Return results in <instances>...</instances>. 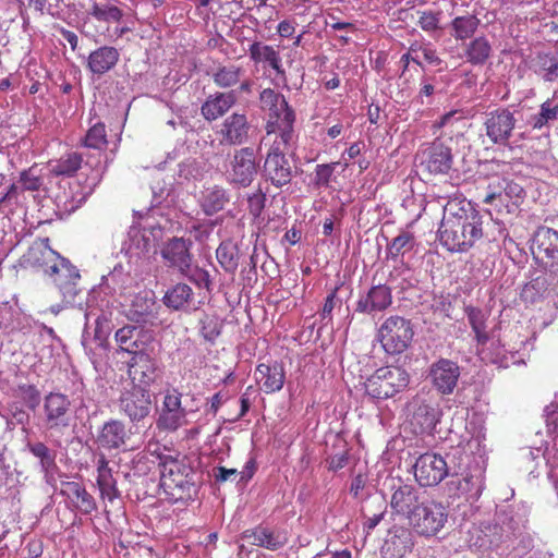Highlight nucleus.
Wrapping results in <instances>:
<instances>
[{
    "label": "nucleus",
    "mask_w": 558,
    "mask_h": 558,
    "mask_svg": "<svg viewBox=\"0 0 558 558\" xmlns=\"http://www.w3.org/2000/svg\"><path fill=\"white\" fill-rule=\"evenodd\" d=\"M82 144L87 148L105 150L108 146L107 130L105 123L97 122L92 125L82 140Z\"/></svg>",
    "instance_id": "48"
},
{
    "label": "nucleus",
    "mask_w": 558,
    "mask_h": 558,
    "mask_svg": "<svg viewBox=\"0 0 558 558\" xmlns=\"http://www.w3.org/2000/svg\"><path fill=\"white\" fill-rule=\"evenodd\" d=\"M326 463H327V469L331 472H337V471L343 469L349 463V450L343 449L340 452L329 456L326 459Z\"/></svg>",
    "instance_id": "57"
},
{
    "label": "nucleus",
    "mask_w": 558,
    "mask_h": 558,
    "mask_svg": "<svg viewBox=\"0 0 558 558\" xmlns=\"http://www.w3.org/2000/svg\"><path fill=\"white\" fill-rule=\"evenodd\" d=\"M191 242L182 238L169 240L161 250V256L169 263L170 267H175L182 275H189L192 265L190 254Z\"/></svg>",
    "instance_id": "23"
},
{
    "label": "nucleus",
    "mask_w": 558,
    "mask_h": 558,
    "mask_svg": "<svg viewBox=\"0 0 558 558\" xmlns=\"http://www.w3.org/2000/svg\"><path fill=\"white\" fill-rule=\"evenodd\" d=\"M183 395L177 389H166L156 425L159 430L175 432L187 424V411L182 405Z\"/></svg>",
    "instance_id": "9"
},
{
    "label": "nucleus",
    "mask_w": 558,
    "mask_h": 558,
    "mask_svg": "<svg viewBox=\"0 0 558 558\" xmlns=\"http://www.w3.org/2000/svg\"><path fill=\"white\" fill-rule=\"evenodd\" d=\"M434 387L442 395L452 393L460 377L459 365L447 359L435 362L429 372Z\"/></svg>",
    "instance_id": "19"
},
{
    "label": "nucleus",
    "mask_w": 558,
    "mask_h": 558,
    "mask_svg": "<svg viewBox=\"0 0 558 558\" xmlns=\"http://www.w3.org/2000/svg\"><path fill=\"white\" fill-rule=\"evenodd\" d=\"M409 385V374L399 366L376 369L364 383L365 393L373 399H388Z\"/></svg>",
    "instance_id": "7"
},
{
    "label": "nucleus",
    "mask_w": 558,
    "mask_h": 558,
    "mask_svg": "<svg viewBox=\"0 0 558 558\" xmlns=\"http://www.w3.org/2000/svg\"><path fill=\"white\" fill-rule=\"evenodd\" d=\"M19 389L26 405L34 410L40 402V392L35 385H21Z\"/></svg>",
    "instance_id": "55"
},
{
    "label": "nucleus",
    "mask_w": 558,
    "mask_h": 558,
    "mask_svg": "<svg viewBox=\"0 0 558 558\" xmlns=\"http://www.w3.org/2000/svg\"><path fill=\"white\" fill-rule=\"evenodd\" d=\"M47 428L60 432L71 425V401L61 392H49L44 398Z\"/></svg>",
    "instance_id": "13"
},
{
    "label": "nucleus",
    "mask_w": 558,
    "mask_h": 558,
    "mask_svg": "<svg viewBox=\"0 0 558 558\" xmlns=\"http://www.w3.org/2000/svg\"><path fill=\"white\" fill-rule=\"evenodd\" d=\"M238 477L240 481L244 478V475L238 472L236 469H228L226 466H218L215 469V478L217 482H238Z\"/></svg>",
    "instance_id": "59"
},
{
    "label": "nucleus",
    "mask_w": 558,
    "mask_h": 558,
    "mask_svg": "<svg viewBox=\"0 0 558 558\" xmlns=\"http://www.w3.org/2000/svg\"><path fill=\"white\" fill-rule=\"evenodd\" d=\"M248 54L253 62L268 63V65L278 74L284 73L281 64L280 53L272 46L265 45L259 41H254L252 45H250Z\"/></svg>",
    "instance_id": "35"
},
{
    "label": "nucleus",
    "mask_w": 558,
    "mask_h": 558,
    "mask_svg": "<svg viewBox=\"0 0 558 558\" xmlns=\"http://www.w3.org/2000/svg\"><path fill=\"white\" fill-rule=\"evenodd\" d=\"M159 305L151 292L137 293L130 305V318L136 323L154 324L158 319Z\"/></svg>",
    "instance_id": "29"
},
{
    "label": "nucleus",
    "mask_w": 558,
    "mask_h": 558,
    "mask_svg": "<svg viewBox=\"0 0 558 558\" xmlns=\"http://www.w3.org/2000/svg\"><path fill=\"white\" fill-rule=\"evenodd\" d=\"M338 290V287L333 288L325 299V303L320 312L322 319H328L329 322L332 319L331 313L336 306Z\"/></svg>",
    "instance_id": "60"
},
{
    "label": "nucleus",
    "mask_w": 558,
    "mask_h": 558,
    "mask_svg": "<svg viewBox=\"0 0 558 558\" xmlns=\"http://www.w3.org/2000/svg\"><path fill=\"white\" fill-rule=\"evenodd\" d=\"M385 511H381L379 513H375L372 517H367L365 521L363 522V529L367 533H369L372 530H374L379 522L384 519Z\"/></svg>",
    "instance_id": "64"
},
{
    "label": "nucleus",
    "mask_w": 558,
    "mask_h": 558,
    "mask_svg": "<svg viewBox=\"0 0 558 558\" xmlns=\"http://www.w3.org/2000/svg\"><path fill=\"white\" fill-rule=\"evenodd\" d=\"M117 0H86L84 8L87 17H93L107 25L119 24L123 17V11L117 5ZM109 26L106 27V31Z\"/></svg>",
    "instance_id": "30"
},
{
    "label": "nucleus",
    "mask_w": 558,
    "mask_h": 558,
    "mask_svg": "<svg viewBox=\"0 0 558 558\" xmlns=\"http://www.w3.org/2000/svg\"><path fill=\"white\" fill-rule=\"evenodd\" d=\"M255 379L265 393L277 392L286 381L284 367L279 362L258 364L255 369Z\"/></svg>",
    "instance_id": "27"
},
{
    "label": "nucleus",
    "mask_w": 558,
    "mask_h": 558,
    "mask_svg": "<svg viewBox=\"0 0 558 558\" xmlns=\"http://www.w3.org/2000/svg\"><path fill=\"white\" fill-rule=\"evenodd\" d=\"M20 182L23 191L35 192L38 191L43 185V178L36 173V168L31 167L27 170H23L20 174Z\"/></svg>",
    "instance_id": "52"
},
{
    "label": "nucleus",
    "mask_w": 558,
    "mask_h": 558,
    "mask_svg": "<svg viewBox=\"0 0 558 558\" xmlns=\"http://www.w3.org/2000/svg\"><path fill=\"white\" fill-rule=\"evenodd\" d=\"M410 52H421L428 64L439 65L441 63V59L438 57L437 51L433 48L432 44L414 41L410 45Z\"/></svg>",
    "instance_id": "54"
},
{
    "label": "nucleus",
    "mask_w": 558,
    "mask_h": 558,
    "mask_svg": "<svg viewBox=\"0 0 558 558\" xmlns=\"http://www.w3.org/2000/svg\"><path fill=\"white\" fill-rule=\"evenodd\" d=\"M415 245V238L409 231H401L388 245L387 258L398 259L404 253L410 252Z\"/></svg>",
    "instance_id": "47"
},
{
    "label": "nucleus",
    "mask_w": 558,
    "mask_h": 558,
    "mask_svg": "<svg viewBox=\"0 0 558 558\" xmlns=\"http://www.w3.org/2000/svg\"><path fill=\"white\" fill-rule=\"evenodd\" d=\"M492 54V43L484 35L472 38L463 48V57L465 61L473 66H482L486 64Z\"/></svg>",
    "instance_id": "33"
},
{
    "label": "nucleus",
    "mask_w": 558,
    "mask_h": 558,
    "mask_svg": "<svg viewBox=\"0 0 558 558\" xmlns=\"http://www.w3.org/2000/svg\"><path fill=\"white\" fill-rule=\"evenodd\" d=\"M420 166L429 174H446L452 167L451 148L441 142L434 141L418 153Z\"/></svg>",
    "instance_id": "14"
},
{
    "label": "nucleus",
    "mask_w": 558,
    "mask_h": 558,
    "mask_svg": "<svg viewBox=\"0 0 558 558\" xmlns=\"http://www.w3.org/2000/svg\"><path fill=\"white\" fill-rule=\"evenodd\" d=\"M242 75V68L234 64L222 65L213 73V81L220 88H231L240 83Z\"/></svg>",
    "instance_id": "43"
},
{
    "label": "nucleus",
    "mask_w": 558,
    "mask_h": 558,
    "mask_svg": "<svg viewBox=\"0 0 558 558\" xmlns=\"http://www.w3.org/2000/svg\"><path fill=\"white\" fill-rule=\"evenodd\" d=\"M258 171L256 157L253 148L244 147L235 150L231 160V182L243 187L251 185Z\"/></svg>",
    "instance_id": "18"
},
{
    "label": "nucleus",
    "mask_w": 558,
    "mask_h": 558,
    "mask_svg": "<svg viewBox=\"0 0 558 558\" xmlns=\"http://www.w3.org/2000/svg\"><path fill=\"white\" fill-rule=\"evenodd\" d=\"M60 494L83 514H90L97 509L95 498L78 482L62 481L60 484Z\"/></svg>",
    "instance_id": "25"
},
{
    "label": "nucleus",
    "mask_w": 558,
    "mask_h": 558,
    "mask_svg": "<svg viewBox=\"0 0 558 558\" xmlns=\"http://www.w3.org/2000/svg\"><path fill=\"white\" fill-rule=\"evenodd\" d=\"M481 20L473 14L454 17L451 23V35L456 40L472 39L477 31Z\"/></svg>",
    "instance_id": "37"
},
{
    "label": "nucleus",
    "mask_w": 558,
    "mask_h": 558,
    "mask_svg": "<svg viewBox=\"0 0 558 558\" xmlns=\"http://www.w3.org/2000/svg\"><path fill=\"white\" fill-rule=\"evenodd\" d=\"M20 263L25 268L43 270L52 278L65 304H73L80 292L81 276L68 259L50 247L49 238L36 239L23 254Z\"/></svg>",
    "instance_id": "1"
},
{
    "label": "nucleus",
    "mask_w": 558,
    "mask_h": 558,
    "mask_svg": "<svg viewBox=\"0 0 558 558\" xmlns=\"http://www.w3.org/2000/svg\"><path fill=\"white\" fill-rule=\"evenodd\" d=\"M114 339L121 351L133 356L147 350L153 342V335L149 331L126 325L116 331Z\"/></svg>",
    "instance_id": "20"
},
{
    "label": "nucleus",
    "mask_w": 558,
    "mask_h": 558,
    "mask_svg": "<svg viewBox=\"0 0 558 558\" xmlns=\"http://www.w3.org/2000/svg\"><path fill=\"white\" fill-rule=\"evenodd\" d=\"M295 32V23L290 20H283L279 22L277 26V33L280 37L288 38L293 36Z\"/></svg>",
    "instance_id": "61"
},
{
    "label": "nucleus",
    "mask_w": 558,
    "mask_h": 558,
    "mask_svg": "<svg viewBox=\"0 0 558 558\" xmlns=\"http://www.w3.org/2000/svg\"><path fill=\"white\" fill-rule=\"evenodd\" d=\"M425 498L414 485L401 483L392 488L389 502L391 514L409 521Z\"/></svg>",
    "instance_id": "15"
},
{
    "label": "nucleus",
    "mask_w": 558,
    "mask_h": 558,
    "mask_svg": "<svg viewBox=\"0 0 558 558\" xmlns=\"http://www.w3.org/2000/svg\"><path fill=\"white\" fill-rule=\"evenodd\" d=\"M558 119V105L551 106L550 100H546L541 105V110L532 117L533 129L541 130L549 121Z\"/></svg>",
    "instance_id": "50"
},
{
    "label": "nucleus",
    "mask_w": 558,
    "mask_h": 558,
    "mask_svg": "<svg viewBox=\"0 0 558 558\" xmlns=\"http://www.w3.org/2000/svg\"><path fill=\"white\" fill-rule=\"evenodd\" d=\"M271 141L264 162V175L276 187L289 184L293 178V167L286 153L293 148L296 137H275Z\"/></svg>",
    "instance_id": "5"
},
{
    "label": "nucleus",
    "mask_w": 558,
    "mask_h": 558,
    "mask_svg": "<svg viewBox=\"0 0 558 558\" xmlns=\"http://www.w3.org/2000/svg\"><path fill=\"white\" fill-rule=\"evenodd\" d=\"M250 123L244 113L234 112L221 123L218 134L220 143L226 145H241L248 137Z\"/></svg>",
    "instance_id": "24"
},
{
    "label": "nucleus",
    "mask_w": 558,
    "mask_h": 558,
    "mask_svg": "<svg viewBox=\"0 0 558 558\" xmlns=\"http://www.w3.org/2000/svg\"><path fill=\"white\" fill-rule=\"evenodd\" d=\"M392 304V291L387 284H376L356 302L355 311L363 314L384 312Z\"/></svg>",
    "instance_id": "22"
},
{
    "label": "nucleus",
    "mask_w": 558,
    "mask_h": 558,
    "mask_svg": "<svg viewBox=\"0 0 558 558\" xmlns=\"http://www.w3.org/2000/svg\"><path fill=\"white\" fill-rule=\"evenodd\" d=\"M216 258L226 272L234 274L239 266V248L232 241H223L216 250Z\"/></svg>",
    "instance_id": "40"
},
{
    "label": "nucleus",
    "mask_w": 558,
    "mask_h": 558,
    "mask_svg": "<svg viewBox=\"0 0 558 558\" xmlns=\"http://www.w3.org/2000/svg\"><path fill=\"white\" fill-rule=\"evenodd\" d=\"M229 198L220 186L206 189L203 195L202 207L207 215H214L223 209Z\"/></svg>",
    "instance_id": "44"
},
{
    "label": "nucleus",
    "mask_w": 558,
    "mask_h": 558,
    "mask_svg": "<svg viewBox=\"0 0 558 558\" xmlns=\"http://www.w3.org/2000/svg\"><path fill=\"white\" fill-rule=\"evenodd\" d=\"M193 282H195L199 288L204 287L206 289L210 288L211 279L210 275L207 270L195 267L191 268L189 275H186Z\"/></svg>",
    "instance_id": "58"
},
{
    "label": "nucleus",
    "mask_w": 558,
    "mask_h": 558,
    "mask_svg": "<svg viewBox=\"0 0 558 558\" xmlns=\"http://www.w3.org/2000/svg\"><path fill=\"white\" fill-rule=\"evenodd\" d=\"M465 313L469 324L475 333L477 343L481 345H486L488 341V335L486 332V316L484 312L478 307L466 306Z\"/></svg>",
    "instance_id": "46"
},
{
    "label": "nucleus",
    "mask_w": 558,
    "mask_h": 558,
    "mask_svg": "<svg viewBox=\"0 0 558 558\" xmlns=\"http://www.w3.org/2000/svg\"><path fill=\"white\" fill-rule=\"evenodd\" d=\"M483 234V216L471 203L449 201L445 205L439 241L448 251L466 252Z\"/></svg>",
    "instance_id": "2"
},
{
    "label": "nucleus",
    "mask_w": 558,
    "mask_h": 558,
    "mask_svg": "<svg viewBox=\"0 0 558 558\" xmlns=\"http://www.w3.org/2000/svg\"><path fill=\"white\" fill-rule=\"evenodd\" d=\"M27 450L39 461L40 471L45 474H51L57 466V452L49 448L43 441H28L26 444Z\"/></svg>",
    "instance_id": "36"
},
{
    "label": "nucleus",
    "mask_w": 558,
    "mask_h": 558,
    "mask_svg": "<svg viewBox=\"0 0 558 558\" xmlns=\"http://www.w3.org/2000/svg\"><path fill=\"white\" fill-rule=\"evenodd\" d=\"M420 17L417 21V25L427 33L438 31L440 28V12H434L432 10H426L420 12Z\"/></svg>",
    "instance_id": "53"
},
{
    "label": "nucleus",
    "mask_w": 558,
    "mask_h": 558,
    "mask_svg": "<svg viewBox=\"0 0 558 558\" xmlns=\"http://www.w3.org/2000/svg\"><path fill=\"white\" fill-rule=\"evenodd\" d=\"M148 445V451L158 459L160 470V485L173 499L191 497L195 492L194 470L185 456L171 454L159 451V445L154 444L155 449Z\"/></svg>",
    "instance_id": "3"
},
{
    "label": "nucleus",
    "mask_w": 558,
    "mask_h": 558,
    "mask_svg": "<svg viewBox=\"0 0 558 558\" xmlns=\"http://www.w3.org/2000/svg\"><path fill=\"white\" fill-rule=\"evenodd\" d=\"M413 337L411 320L399 315L387 317L377 331L384 351L391 355L403 353L411 345Z\"/></svg>",
    "instance_id": "6"
},
{
    "label": "nucleus",
    "mask_w": 558,
    "mask_h": 558,
    "mask_svg": "<svg viewBox=\"0 0 558 558\" xmlns=\"http://www.w3.org/2000/svg\"><path fill=\"white\" fill-rule=\"evenodd\" d=\"M260 107L268 111L265 125L266 137H296L294 131L295 111L286 97L272 88H265L259 94Z\"/></svg>",
    "instance_id": "4"
},
{
    "label": "nucleus",
    "mask_w": 558,
    "mask_h": 558,
    "mask_svg": "<svg viewBox=\"0 0 558 558\" xmlns=\"http://www.w3.org/2000/svg\"><path fill=\"white\" fill-rule=\"evenodd\" d=\"M157 360L147 350L131 356L128 362V376L132 386L149 389L157 378Z\"/></svg>",
    "instance_id": "16"
},
{
    "label": "nucleus",
    "mask_w": 558,
    "mask_h": 558,
    "mask_svg": "<svg viewBox=\"0 0 558 558\" xmlns=\"http://www.w3.org/2000/svg\"><path fill=\"white\" fill-rule=\"evenodd\" d=\"M118 554L120 558H165L166 553L161 547L155 548L151 545L136 543L125 546L123 543L119 544Z\"/></svg>",
    "instance_id": "38"
},
{
    "label": "nucleus",
    "mask_w": 558,
    "mask_h": 558,
    "mask_svg": "<svg viewBox=\"0 0 558 558\" xmlns=\"http://www.w3.org/2000/svg\"><path fill=\"white\" fill-rule=\"evenodd\" d=\"M247 203L250 214L254 218H257L262 215L265 208L266 195L259 190L256 193L248 196Z\"/></svg>",
    "instance_id": "56"
},
{
    "label": "nucleus",
    "mask_w": 558,
    "mask_h": 558,
    "mask_svg": "<svg viewBox=\"0 0 558 558\" xmlns=\"http://www.w3.org/2000/svg\"><path fill=\"white\" fill-rule=\"evenodd\" d=\"M193 290L186 283H177L162 298L163 304L174 311L182 310L192 300Z\"/></svg>",
    "instance_id": "39"
},
{
    "label": "nucleus",
    "mask_w": 558,
    "mask_h": 558,
    "mask_svg": "<svg viewBox=\"0 0 558 558\" xmlns=\"http://www.w3.org/2000/svg\"><path fill=\"white\" fill-rule=\"evenodd\" d=\"M438 418V409L429 404H421L413 413L412 424L417 426L421 433H428L436 426Z\"/></svg>",
    "instance_id": "42"
},
{
    "label": "nucleus",
    "mask_w": 558,
    "mask_h": 558,
    "mask_svg": "<svg viewBox=\"0 0 558 558\" xmlns=\"http://www.w3.org/2000/svg\"><path fill=\"white\" fill-rule=\"evenodd\" d=\"M120 53L117 48L101 46L92 51L87 58V69L96 75H102L112 70L119 62Z\"/></svg>",
    "instance_id": "32"
},
{
    "label": "nucleus",
    "mask_w": 558,
    "mask_h": 558,
    "mask_svg": "<svg viewBox=\"0 0 558 558\" xmlns=\"http://www.w3.org/2000/svg\"><path fill=\"white\" fill-rule=\"evenodd\" d=\"M414 478L422 487H433L438 485L449 474V468L438 453H422L413 465Z\"/></svg>",
    "instance_id": "10"
},
{
    "label": "nucleus",
    "mask_w": 558,
    "mask_h": 558,
    "mask_svg": "<svg viewBox=\"0 0 558 558\" xmlns=\"http://www.w3.org/2000/svg\"><path fill=\"white\" fill-rule=\"evenodd\" d=\"M119 404L121 411L132 422H140L148 416L151 410L149 389L131 385L121 392Z\"/></svg>",
    "instance_id": "12"
},
{
    "label": "nucleus",
    "mask_w": 558,
    "mask_h": 558,
    "mask_svg": "<svg viewBox=\"0 0 558 558\" xmlns=\"http://www.w3.org/2000/svg\"><path fill=\"white\" fill-rule=\"evenodd\" d=\"M131 435V429L122 421L110 420L100 428L96 441L107 450L122 449L128 447Z\"/></svg>",
    "instance_id": "21"
},
{
    "label": "nucleus",
    "mask_w": 558,
    "mask_h": 558,
    "mask_svg": "<svg viewBox=\"0 0 558 558\" xmlns=\"http://www.w3.org/2000/svg\"><path fill=\"white\" fill-rule=\"evenodd\" d=\"M412 531L410 527L402 525H393L389 530L384 548L386 554L390 555V558H402L411 553L414 546Z\"/></svg>",
    "instance_id": "28"
},
{
    "label": "nucleus",
    "mask_w": 558,
    "mask_h": 558,
    "mask_svg": "<svg viewBox=\"0 0 558 558\" xmlns=\"http://www.w3.org/2000/svg\"><path fill=\"white\" fill-rule=\"evenodd\" d=\"M97 485L104 499L113 501L120 497L117 487V481L113 477L112 470L105 456H101L97 462Z\"/></svg>",
    "instance_id": "34"
},
{
    "label": "nucleus",
    "mask_w": 558,
    "mask_h": 558,
    "mask_svg": "<svg viewBox=\"0 0 558 558\" xmlns=\"http://www.w3.org/2000/svg\"><path fill=\"white\" fill-rule=\"evenodd\" d=\"M482 347L483 348L478 350V354L482 361L496 365H502L506 362V350L504 345L499 343V341L490 342L489 347Z\"/></svg>",
    "instance_id": "49"
},
{
    "label": "nucleus",
    "mask_w": 558,
    "mask_h": 558,
    "mask_svg": "<svg viewBox=\"0 0 558 558\" xmlns=\"http://www.w3.org/2000/svg\"><path fill=\"white\" fill-rule=\"evenodd\" d=\"M514 112L509 108H497L486 113L484 128L488 140L499 146H507L517 125Z\"/></svg>",
    "instance_id": "11"
},
{
    "label": "nucleus",
    "mask_w": 558,
    "mask_h": 558,
    "mask_svg": "<svg viewBox=\"0 0 558 558\" xmlns=\"http://www.w3.org/2000/svg\"><path fill=\"white\" fill-rule=\"evenodd\" d=\"M533 254L545 268L558 267V231L539 227L533 236Z\"/></svg>",
    "instance_id": "17"
},
{
    "label": "nucleus",
    "mask_w": 558,
    "mask_h": 558,
    "mask_svg": "<svg viewBox=\"0 0 558 558\" xmlns=\"http://www.w3.org/2000/svg\"><path fill=\"white\" fill-rule=\"evenodd\" d=\"M202 333L207 340H215L220 335V329L216 322H208L202 327Z\"/></svg>",
    "instance_id": "62"
},
{
    "label": "nucleus",
    "mask_w": 558,
    "mask_h": 558,
    "mask_svg": "<svg viewBox=\"0 0 558 558\" xmlns=\"http://www.w3.org/2000/svg\"><path fill=\"white\" fill-rule=\"evenodd\" d=\"M338 165H340L338 161L317 165L314 171L313 184L318 189L328 187Z\"/></svg>",
    "instance_id": "51"
},
{
    "label": "nucleus",
    "mask_w": 558,
    "mask_h": 558,
    "mask_svg": "<svg viewBox=\"0 0 558 558\" xmlns=\"http://www.w3.org/2000/svg\"><path fill=\"white\" fill-rule=\"evenodd\" d=\"M236 102L234 92L216 93L207 97L201 107V113L208 122L223 117Z\"/></svg>",
    "instance_id": "31"
},
{
    "label": "nucleus",
    "mask_w": 558,
    "mask_h": 558,
    "mask_svg": "<svg viewBox=\"0 0 558 558\" xmlns=\"http://www.w3.org/2000/svg\"><path fill=\"white\" fill-rule=\"evenodd\" d=\"M83 157L76 151L61 156L51 168L56 175L73 177L81 169Z\"/></svg>",
    "instance_id": "45"
},
{
    "label": "nucleus",
    "mask_w": 558,
    "mask_h": 558,
    "mask_svg": "<svg viewBox=\"0 0 558 558\" xmlns=\"http://www.w3.org/2000/svg\"><path fill=\"white\" fill-rule=\"evenodd\" d=\"M448 489L451 496L458 498L471 496L477 499L481 495V486L477 485V481L472 475L452 477L448 483Z\"/></svg>",
    "instance_id": "41"
},
{
    "label": "nucleus",
    "mask_w": 558,
    "mask_h": 558,
    "mask_svg": "<svg viewBox=\"0 0 558 558\" xmlns=\"http://www.w3.org/2000/svg\"><path fill=\"white\" fill-rule=\"evenodd\" d=\"M447 519L448 513L442 504L426 497L408 523L417 535L433 537L444 529Z\"/></svg>",
    "instance_id": "8"
},
{
    "label": "nucleus",
    "mask_w": 558,
    "mask_h": 558,
    "mask_svg": "<svg viewBox=\"0 0 558 558\" xmlns=\"http://www.w3.org/2000/svg\"><path fill=\"white\" fill-rule=\"evenodd\" d=\"M241 538L250 545L264 547L269 550H278L288 543L286 533L272 531L264 526L245 530Z\"/></svg>",
    "instance_id": "26"
},
{
    "label": "nucleus",
    "mask_w": 558,
    "mask_h": 558,
    "mask_svg": "<svg viewBox=\"0 0 558 558\" xmlns=\"http://www.w3.org/2000/svg\"><path fill=\"white\" fill-rule=\"evenodd\" d=\"M365 485L366 477L363 474L355 475L350 485V494L355 498L359 497L360 493L365 488Z\"/></svg>",
    "instance_id": "63"
}]
</instances>
